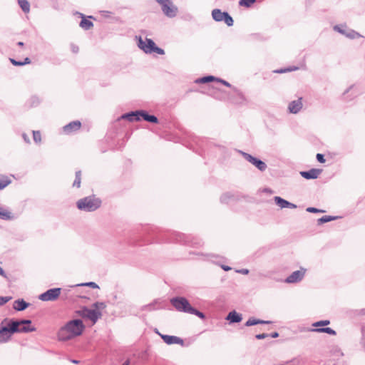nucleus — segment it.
Here are the masks:
<instances>
[{"instance_id": "a211bd4d", "label": "nucleus", "mask_w": 365, "mask_h": 365, "mask_svg": "<svg viewBox=\"0 0 365 365\" xmlns=\"http://www.w3.org/2000/svg\"><path fill=\"white\" fill-rule=\"evenodd\" d=\"M302 107V98H299L297 101H292L288 107V109L292 113H298Z\"/></svg>"}, {"instance_id": "39448f33", "label": "nucleus", "mask_w": 365, "mask_h": 365, "mask_svg": "<svg viewBox=\"0 0 365 365\" xmlns=\"http://www.w3.org/2000/svg\"><path fill=\"white\" fill-rule=\"evenodd\" d=\"M138 46L146 53H156L159 55H163L164 51L156 46L155 43L150 38L143 40L141 38L139 39Z\"/></svg>"}, {"instance_id": "473e14b6", "label": "nucleus", "mask_w": 365, "mask_h": 365, "mask_svg": "<svg viewBox=\"0 0 365 365\" xmlns=\"http://www.w3.org/2000/svg\"><path fill=\"white\" fill-rule=\"evenodd\" d=\"M76 17L78 19H80V23L81 24H83V23H91L90 21H88V20H86V19L85 18V16H83V14H79V13H77L76 14Z\"/></svg>"}, {"instance_id": "b1692460", "label": "nucleus", "mask_w": 365, "mask_h": 365, "mask_svg": "<svg viewBox=\"0 0 365 365\" xmlns=\"http://www.w3.org/2000/svg\"><path fill=\"white\" fill-rule=\"evenodd\" d=\"M0 217L4 220H9L12 217L11 213L3 207H0Z\"/></svg>"}, {"instance_id": "c9c22d12", "label": "nucleus", "mask_w": 365, "mask_h": 365, "mask_svg": "<svg viewBox=\"0 0 365 365\" xmlns=\"http://www.w3.org/2000/svg\"><path fill=\"white\" fill-rule=\"evenodd\" d=\"M81 285H83V286H88V287H91L92 288H95V289H98V286L95 282L84 283V284H82Z\"/></svg>"}, {"instance_id": "cd10ccee", "label": "nucleus", "mask_w": 365, "mask_h": 365, "mask_svg": "<svg viewBox=\"0 0 365 365\" xmlns=\"http://www.w3.org/2000/svg\"><path fill=\"white\" fill-rule=\"evenodd\" d=\"M336 218H337V217H331V216L325 215L318 220V224L321 225V224H323L325 222H328L331 220H334Z\"/></svg>"}, {"instance_id": "6e6552de", "label": "nucleus", "mask_w": 365, "mask_h": 365, "mask_svg": "<svg viewBox=\"0 0 365 365\" xmlns=\"http://www.w3.org/2000/svg\"><path fill=\"white\" fill-rule=\"evenodd\" d=\"M157 2L161 6L162 11L165 15L169 17L176 16L178 8L170 0H157Z\"/></svg>"}, {"instance_id": "09e8293b", "label": "nucleus", "mask_w": 365, "mask_h": 365, "mask_svg": "<svg viewBox=\"0 0 365 365\" xmlns=\"http://www.w3.org/2000/svg\"><path fill=\"white\" fill-rule=\"evenodd\" d=\"M18 45L20 46H23L24 43L20 41V42L18 43Z\"/></svg>"}, {"instance_id": "c756f323", "label": "nucleus", "mask_w": 365, "mask_h": 365, "mask_svg": "<svg viewBox=\"0 0 365 365\" xmlns=\"http://www.w3.org/2000/svg\"><path fill=\"white\" fill-rule=\"evenodd\" d=\"M256 0H240L239 2V4L241 6L245 7H250L252 5H253L255 3Z\"/></svg>"}, {"instance_id": "412c9836", "label": "nucleus", "mask_w": 365, "mask_h": 365, "mask_svg": "<svg viewBox=\"0 0 365 365\" xmlns=\"http://www.w3.org/2000/svg\"><path fill=\"white\" fill-rule=\"evenodd\" d=\"M227 319L231 322H240L242 320L241 316L235 311L230 312Z\"/></svg>"}, {"instance_id": "4c0bfd02", "label": "nucleus", "mask_w": 365, "mask_h": 365, "mask_svg": "<svg viewBox=\"0 0 365 365\" xmlns=\"http://www.w3.org/2000/svg\"><path fill=\"white\" fill-rule=\"evenodd\" d=\"M317 159L321 163H325V159L322 154H320V153L317 154Z\"/></svg>"}, {"instance_id": "1a4fd4ad", "label": "nucleus", "mask_w": 365, "mask_h": 365, "mask_svg": "<svg viewBox=\"0 0 365 365\" xmlns=\"http://www.w3.org/2000/svg\"><path fill=\"white\" fill-rule=\"evenodd\" d=\"M61 288H53L48 289L46 292L39 296V299L42 301H53L58 298L61 294Z\"/></svg>"}, {"instance_id": "37998d69", "label": "nucleus", "mask_w": 365, "mask_h": 365, "mask_svg": "<svg viewBox=\"0 0 365 365\" xmlns=\"http://www.w3.org/2000/svg\"><path fill=\"white\" fill-rule=\"evenodd\" d=\"M278 336H279V334H278L277 332H274V333H272V334H271V336H272V338H277V337H278Z\"/></svg>"}, {"instance_id": "f257e3e1", "label": "nucleus", "mask_w": 365, "mask_h": 365, "mask_svg": "<svg viewBox=\"0 0 365 365\" xmlns=\"http://www.w3.org/2000/svg\"><path fill=\"white\" fill-rule=\"evenodd\" d=\"M85 329V325L81 319L68 322L58 331L60 340L66 341L81 336Z\"/></svg>"}, {"instance_id": "9d476101", "label": "nucleus", "mask_w": 365, "mask_h": 365, "mask_svg": "<svg viewBox=\"0 0 365 365\" xmlns=\"http://www.w3.org/2000/svg\"><path fill=\"white\" fill-rule=\"evenodd\" d=\"M212 18L216 21H224L225 23H232V17L227 12H222L220 9H214L212 12Z\"/></svg>"}, {"instance_id": "a19ab883", "label": "nucleus", "mask_w": 365, "mask_h": 365, "mask_svg": "<svg viewBox=\"0 0 365 365\" xmlns=\"http://www.w3.org/2000/svg\"><path fill=\"white\" fill-rule=\"evenodd\" d=\"M217 81L220 82L221 83L224 84L225 86H226L227 87H230V84L225 81L217 79Z\"/></svg>"}, {"instance_id": "4be33fe9", "label": "nucleus", "mask_w": 365, "mask_h": 365, "mask_svg": "<svg viewBox=\"0 0 365 365\" xmlns=\"http://www.w3.org/2000/svg\"><path fill=\"white\" fill-rule=\"evenodd\" d=\"M269 323H270V322H269V321H263V320H259V319H257L255 318H250L247 321L245 325L247 327H250V326H253V325H256V324H269Z\"/></svg>"}, {"instance_id": "a878e982", "label": "nucleus", "mask_w": 365, "mask_h": 365, "mask_svg": "<svg viewBox=\"0 0 365 365\" xmlns=\"http://www.w3.org/2000/svg\"><path fill=\"white\" fill-rule=\"evenodd\" d=\"M11 180L8 177H2L0 178V190L5 188L11 183Z\"/></svg>"}, {"instance_id": "ea45409f", "label": "nucleus", "mask_w": 365, "mask_h": 365, "mask_svg": "<svg viewBox=\"0 0 365 365\" xmlns=\"http://www.w3.org/2000/svg\"><path fill=\"white\" fill-rule=\"evenodd\" d=\"M82 27L86 30L90 29L93 24H81Z\"/></svg>"}, {"instance_id": "c03bdc74", "label": "nucleus", "mask_w": 365, "mask_h": 365, "mask_svg": "<svg viewBox=\"0 0 365 365\" xmlns=\"http://www.w3.org/2000/svg\"><path fill=\"white\" fill-rule=\"evenodd\" d=\"M23 138H24V139L25 140V141H26V142H29V138H27V135H26V134H24V135H23Z\"/></svg>"}, {"instance_id": "ddd939ff", "label": "nucleus", "mask_w": 365, "mask_h": 365, "mask_svg": "<svg viewBox=\"0 0 365 365\" xmlns=\"http://www.w3.org/2000/svg\"><path fill=\"white\" fill-rule=\"evenodd\" d=\"M14 331H11V322H9L6 327L0 329V342H6Z\"/></svg>"}, {"instance_id": "c85d7f7f", "label": "nucleus", "mask_w": 365, "mask_h": 365, "mask_svg": "<svg viewBox=\"0 0 365 365\" xmlns=\"http://www.w3.org/2000/svg\"><path fill=\"white\" fill-rule=\"evenodd\" d=\"M81 183V173L80 171L77 172L76 173V178L73 182V187H80Z\"/></svg>"}, {"instance_id": "423d86ee", "label": "nucleus", "mask_w": 365, "mask_h": 365, "mask_svg": "<svg viewBox=\"0 0 365 365\" xmlns=\"http://www.w3.org/2000/svg\"><path fill=\"white\" fill-rule=\"evenodd\" d=\"M140 117L143 118L146 121L155 123H158V118L155 116L148 115L147 113L144 111H136L128 114H124L120 117V118L127 119L129 121H133L134 119L137 120H140Z\"/></svg>"}, {"instance_id": "bb28decb", "label": "nucleus", "mask_w": 365, "mask_h": 365, "mask_svg": "<svg viewBox=\"0 0 365 365\" xmlns=\"http://www.w3.org/2000/svg\"><path fill=\"white\" fill-rule=\"evenodd\" d=\"M10 61L14 66H23L31 63V61L29 58H26L24 61H17L14 58H10Z\"/></svg>"}, {"instance_id": "f704fd0d", "label": "nucleus", "mask_w": 365, "mask_h": 365, "mask_svg": "<svg viewBox=\"0 0 365 365\" xmlns=\"http://www.w3.org/2000/svg\"><path fill=\"white\" fill-rule=\"evenodd\" d=\"M307 211L309 212H314V213L324 212L322 210H319V209H317L315 207H307Z\"/></svg>"}, {"instance_id": "6ab92c4d", "label": "nucleus", "mask_w": 365, "mask_h": 365, "mask_svg": "<svg viewBox=\"0 0 365 365\" xmlns=\"http://www.w3.org/2000/svg\"><path fill=\"white\" fill-rule=\"evenodd\" d=\"M274 202L281 208H285V207L296 208L297 207L296 205L292 204V203H291L278 196L274 197Z\"/></svg>"}, {"instance_id": "f8f14e48", "label": "nucleus", "mask_w": 365, "mask_h": 365, "mask_svg": "<svg viewBox=\"0 0 365 365\" xmlns=\"http://www.w3.org/2000/svg\"><path fill=\"white\" fill-rule=\"evenodd\" d=\"M81 128V123L79 120H74L69 123L63 128V131L66 135H71Z\"/></svg>"}, {"instance_id": "a18cd8bd", "label": "nucleus", "mask_w": 365, "mask_h": 365, "mask_svg": "<svg viewBox=\"0 0 365 365\" xmlns=\"http://www.w3.org/2000/svg\"><path fill=\"white\" fill-rule=\"evenodd\" d=\"M130 364V360L129 359H127L123 365H129Z\"/></svg>"}, {"instance_id": "79ce46f5", "label": "nucleus", "mask_w": 365, "mask_h": 365, "mask_svg": "<svg viewBox=\"0 0 365 365\" xmlns=\"http://www.w3.org/2000/svg\"><path fill=\"white\" fill-rule=\"evenodd\" d=\"M0 275H1L4 277H6V275L4 271L3 270V269L1 267H0Z\"/></svg>"}, {"instance_id": "e433bc0d", "label": "nucleus", "mask_w": 365, "mask_h": 365, "mask_svg": "<svg viewBox=\"0 0 365 365\" xmlns=\"http://www.w3.org/2000/svg\"><path fill=\"white\" fill-rule=\"evenodd\" d=\"M329 324V321L328 320H324V321H320V322H318L317 323L314 324V326L317 327V326H324V325H328Z\"/></svg>"}, {"instance_id": "2f4dec72", "label": "nucleus", "mask_w": 365, "mask_h": 365, "mask_svg": "<svg viewBox=\"0 0 365 365\" xmlns=\"http://www.w3.org/2000/svg\"><path fill=\"white\" fill-rule=\"evenodd\" d=\"M317 331H321V332H325V333H327V334H332V335L336 334L335 331H334L332 329L329 328V327L319 329H317Z\"/></svg>"}, {"instance_id": "49530a36", "label": "nucleus", "mask_w": 365, "mask_h": 365, "mask_svg": "<svg viewBox=\"0 0 365 365\" xmlns=\"http://www.w3.org/2000/svg\"><path fill=\"white\" fill-rule=\"evenodd\" d=\"M78 51V47H76V46H73V52H77Z\"/></svg>"}, {"instance_id": "7c9ffc66", "label": "nucleus", "mask_w": 365, "mask_h": 365, "mask_svg": "<svg viewBox=\"0 0 365 365\" xmlns=\"http://www.w3.org/2000/svg\"><path fill=\"white\" fill-rule=\"evenodd\" d=\"M34 140L36 143H38L41 141V133L40 131H33Z\"/></svg>"}, {"instance_id": "2eb2a0df", "label": "nucleus", "mask_w": 365, "mask_h": 365, "mask_svg": "<svg viewBox=\"0 0 365 365\" xmlns=\"http://www.w3.org/2000/svg\"><path fill=\"white\" fill-rule=\"evenodd\" d=\"M322 169L312 168L309 171H302L300 172V175L305 179H316L319 175L322 173Z\"/></svg>"}, {"instance_id": "de8ad7c7", "label": "nucleus", "mask_w": 365, "mask_h": 365, "mask_svg": "<svg viewBox=\"0 0 365 365\" xmlns=\"http://www.w3.org/2000/svg\"><path fill=\"white\" fill-rule=\"evenodd\" d=\"M222 268H223V269H225V270H226V271H227V270H230V267H227V266H223V267H222Z\"/></svg>"}, {"instance_id": "f3484780", "label": "nucleus", "mask_w": 365, "mask_h": 365, "mask_svg": "<svg viewBox=\"0 0 365 365\" xmlns=\"http://www.w3.org/2000/svg\"><path fill=\"white\" fill-rule=\"evenodd\" d=\"M334 29L335 31H337L340 32L341 34L348 36V37L353 38V37L355 36V33L353 31H348L347 30L346 24H338V25H336L334 27Z\"/></svg>"}, {"instance_id": "72a5a7b5", "label": "nucleus", "mask_w": 365, "mask_h": 365, "mask_svg": "<svg viewBox=\"0 0 365 365\" xmlns=\"http://www.w3.org/2000/svg\"><path fill=\"white\" fill-rule=\"evenodd\" d=\"M11 299V297H0V306L4 305Z\"/></svg>"}, {"instance_id": "5701e85b", "label": "nucleus", "mask_w": 365, "mask_h": 365, "mask_svg": "<svg viewBox=\"0 0 365 365\" xmlns=\"http://www.w3.org/2000/svg\"><path fill=\"white\" fill-rule=\"evenodd\" d=\"M19 5L25 13L30 11V4L27 0H18Z\"/></svg>"}, {"instance_id": "9b49d317", "label": "nucleus", "mask_w": 365, "mask_h": 365, "mask_svg": "<svg viewBox=\"0 0 365 365\" xmlns=\"http://www.w3.org/2000/svg\"><path fill=\"white\" fill-rule=\"evenodd\" d=\"M243 157L245 160H247L248 162L252 163L253 165H255L257 168H258L260 171H264L267 168V165L264 162L262 161L259 159H257L251 155L246 153H242Z\"/></svg>"}, {"instance_id": "393cba45", "label": "nucleus", "mask_w": 365, "mask_h": 365, "mask_svg": "<svg viewBox=\"0 0 365 365\" xmlns=\"http://www.w3.org/2000/svg\"><path fill=\"white\" fill-rule=\"evenodd\" d=\"M214 81H217V78H215L214 76H209L197 79L196 83H206Z\"/></svg>"}, {"instance_id": "7ed1b4c3", "label": "nucleus", "mask_w": 365, "mask_h": 365, "mask_svg": "<svg viewBox=\"0 0 365 365\" xmlns=\"http://www.w3.org/2000/svg\"><path fill=\"white\" fill-rule=\"evenodd\" d=\"M101 205V200L95 195L88 196L77 202V207L88 212L94 211Z\"/></svg>"}, {"instance_id": "f03ea898", "label": "nucleus", "mask_w": 365, "mask_h": 365, "mask_svg": "<svg viewBox=\"0 0 365 365\" xmlns=\"http://www.w3.org/2000/svg\"><path fill=\"white\" fill-rule=\"evenodd\" d=\"M106 308V304L103 302H96L93 304L91 309L83 307L80 309L76 311V314L85 319H88L92 322V324H95L98 319L102 317V312Z\"/></svg>"}, {"instance_id": "aec40b11", "label": "nucleus", "mask_w": 365, "mask_h": 365, "mask_svg": "<svg viewBox=\"0 0 365 365\" xmlns=\"http://www.w3.org/2000/svg\"><path fill=\"white\" fill-rule=\"evenodd\" d=\"M29 305L24 299H19L14 302L13 308L17 311H22L26 309Z\"/></svg>"}, {"instance_id": "dca6fc26", "label": "nucleus", "mask_w": 365, "mask_h": 365, "mask_svg": "<svg viewBox=\"0 0 365 365\" xmlns=\"http://www.w3.org/2000/svg\"><path fill=\"white\" fill-rule=\"evenodd\" d=\"M305 269H300L294 272L291 275H289L286 279V282L287 283H295L300 281L304 276Z\"/></svg>"}, {"instance_id": "0eeeda50", "label": "nucleus", "mask_w": 365, "mask_h": 365, "mask_svg": "<svg viewBox=\"0 0 365 365\" xmlns=\"http://www.w3.org/2000/svg\"><path fill=\"white\" fill-rule=\"evenodd\" d=\"M11 331L15 332H31L34 331L36 329L31 327L30 320L10 321Z\"/></svg>"}, {"instance_id": "20e7f679", "label": "nucleus", "mask_w": 365, "mask_h": 365, "mask_svg": "<svg viewBox=\"0 0 365 365\" xmlns=\"http://www.w3.org/2000/svg\"><path fill=\"white\" fill-rule=\"evenodd\" d=\"M171 302H172L173 305L178 311H182V312H187L190 314H193L198 316L199 317H200L202 319H203L205 317L204 314L202 312H200L196 310L195 309H194L193 307H192L191 305L190 304V303L188 302V301L185 298L179 297V298L173 299L171 300Z\"/></svg>"}, {"instance_id": "4468645a", "label": "nucleus", "mask_w": 365, "mask_h": 365, "mask_svg": "<svg viewBox=\"0 0 365 365\" xmlns=\"http://www.w3.org/2000/svg\"><path fill=\"white\" fill-rule=\"evenodd\" d=\"M163 341L168 345L171 344H179L180 346H184V341L181 338L175 336H170L165 334H160Z\"/></svg>"}, {"instance_id": "58836bf2", "label": "nucleus", "mask_w": 365, "mask_h": 365, "mask_svg": "<svg viewBox=\"0 0 365 365\" xmlns=\"http://www.w3.org/2000/svg\"><path fill=\"white\" fill-rule=\"evenodd\" d=\"M268 336V334H259L256 335V338L257 339H262Z\"/></svg>"}]
</instances>
